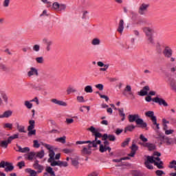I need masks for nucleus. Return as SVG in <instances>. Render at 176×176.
I'll return each instance as SVG.
<instances>
[{"label":"nucleus","mask_w":176,"mask_h":176,"mask_svg":"<svg viewBox=\"0 0 176 176\" xmlns=\"http://www.w3.org/2000/svg\"><path fill=\"white\" fill-rule=\"evenodd\" d=\"M88 130L95 136V141H97L98 138H102V134L98 132V129H96L94 126H91Z\"/></svg>","instance_id":"obj_4"},{"label":"nucleus","mask_w":176,"mask_h":176,"mask_svg":"<svg viewBox=\"0 0 176 176\" xmlns=\"http://www.w3.org/2000/svg\"><path fill=\"white\" fill-rule=\"evenodd\" d=\"M144 165L146 166V168H148V170H153V166L151 164L150 162H145Z\"/></svg>","instance_id":"obj_45"},{"label":"nucleus","mask_w":176,"mask_h":176,"mask_svg":"<svg viewBox=\"0 0 176 176\" xmlns=\"http://www.w3.org/2000/svg\"><path fill=\"white\" fill-rule=\"evenodd\" d=\"M28 131H29L28 133V137H31V135H35L36 134V130H35V129H34V130L31 129V130Z\"/></svg>","instance_id":"obj_47"},{"label":"nucleus","mask_w":176,"mask_h":176,"mask_svg":"<svg viewBox=\"0 0 176 176\" xmlns=\"http://www.w3.org/2000/svg\"><path fill=\"white\" fill-rule=\"evenodd\" d=\"M92 45H94V46L97 45H100V39L98 38H94L91 41Z\"/></svg>","instance_id":"obj_50"},{"label":"nucleus","mask_w":176,"mask_h":176,"mask_svg":"<svg viewBox=\"0 0 176 176\" xmlns=\"http://www.w3.org/2000/svg\"><path fill=\"white\" fill-rule=\"evenodd\" d=\"M45 156V151L41 150L36 154V157H38L39 159H43Z\"/></svg>","instance_id":"obj_34"},{"label":"nucleus","mask_w":176,"mask_h":176,"mask_svg":"<svg viewBox=\"0 0 176 176\" xmlns=\"http://www.w3.org/2000/svg\"><path fill=\"white\" fill-rule=\"evenodd\" d=\"M130 141H131V138H126L121 144V146L122 148H125L126 146H127V145H129V143L130 142Z\"/></svg>","instance_id":"obj_35"},{"label":"nucleus","mask_w":176,"mask_h":176,"mask_svg":"<svg viewBox=\"0 0 176 176\" xmlns=\"http://www.w3.org/2000/svg\"><path fill=\"white\" fill-rule=\"evenodd\" d=\"M12 127H13V124L11 123H6L3 126L4 129H12Z\"/></svg>","instance_id":"obj_58"},{"label":"nucleus","mask_w":176,"mask_h":176,"mask_svg":"<svg viewBox=\"0 0 176 176\" xmlns=\"http://www.w3.org/2000/svg\"><path fill=\"white\" fill-rule=\"evenodd\" d=\"M40 49H41V46H39V45H34L33 46V50L34 52H39Z\"/></svg>","instance_id":"obj_57"},{"label":"nucleus","mask_w":176,"mask_h":176,"mask_svg":"<svg viewBox=\"0 0 176 176\" xmlns=\"http://www.w3.org/2000/svg\"><path fill=\"white\" fill-rule=\"evenodd\" d=\"M43 146H45V148H46V149H47L49 151L54 149V147L53 146H50V144H47L46 143L43 144Z\"/></svg>","instance_id":"obj_49"},{"label":"nucleus","mask_w":176,"mask_h":176,"mask_svg":"<svg viewBox=\"0 0 176 176\" xmlns=\"http://www.w3.org/2000/svg\"><path fill=\"white\" fill-rule=\"evenodd\" d=\"M163 54L166 58H171V56H173V50L171 47L166 46L163 50Z\"/></svg>","instance_id":"obj_8"},{"label":"nucleus","mask_w":176,"mask_h":176,"mask_svg":"<svg viewBox=\"0 0 176 176\" xmlns=\"http://www.w3.org/2000/svg\"><path fill=\"white\" fill-rule=\"evenodd\" d=\"M67 139V137L63 136L62 138H58L55 140L56 142H60L61 144H65L66 141L65 140Z\"/></svg>","instance_id":"obj_36"},{"label":"nucleus","mask_w":176,"mask_h":176,"mask_svg":"<svg viewBox=\"0 0 176 176\" xmlns=\"http://www.w3.org/2000/svg\"><path fill=\"white\" fill-rule=\"evenodd\" d=\"M33 167L35 170H38L37 173L38 174H41L42 171H43V166L39 164V160H36L34 161V163L33 164Z\"/></svg>","instance_id":"obj_9"},{"label":"nucleus","mask_w":176,"mask_h":176,"mask_svg":"<svg viewBox=\"0 0 176 176\" xmlns=\"http://www.w3.org/2000/svg\"><path fill=\"white\" fill-rule=\"evenodd\" d=\"M95 87H96V89H98V90H100V91H102V90H104V85L102 84H98L95 85Z\"/></svg>","instance_id":"obj_53"},{"label":"nucleus","mask_w":176,"mask_h":176,"mask_svg":"<svg viewBox=\"0 0 176 176\" xmlns=\"http://www.w3.org/2000/svg\"><path fill=\"white\" fill-rule=\"evenodd\" d=\"M12 113L13 111H12L11 110L6 111L2 115L0 116V118H10V116L12 115Z\"/></svg>","instance_id":"obj_24"},{"label":"nucleus","mask_w":176,"mask_h":176,"mask_svg":"<svg viewBox=\"0 0 176 176\" xmlns=\"http://www.w3.org/2000/svg\"><path fill=\"white\" fill-rule=\"evenodd\" d=\"M126 93H129V95L131 97V100H134V98H135V96H134V93L131 91V86L126 85V87L124 88L122 92L123 96H127Z\"/></svg>","instance_id":"obj_6"},{"label":"nucleus","mask_w":176,"mask_h":176,"mask_svg":"<svg viewBox=\"0 0 176 176\" xmlns=\"http://www.w3.org/2000/svg\"><path fill=\"white\" fill-rule=\"evenodd\" d=\"M17 166L19 167V168L20 170H21V168H23V167H25V162L24 161H21V162H18Z\"/></svg>","instance_id":"obj_42"},{"label":"nucleus","mask_w":176,"mask_h":176,"mask_svg":"<svg viewBox=\"0 0 176 176\" xmlns=\"http://www.w3.org/2000/svg\"><path fill=\"white\" fill-rule=\"evenodd\" d=\"M77 101H78V102H85V98L83 96H77Z\"/></svg>","instance_id":"obj_61"},{"label":"nucleus","mask_w":176,"mask_h":176,"mask_svg":"<svg viewBox=\"0 0 176 176\" xmlns=\"http://www.w3.org/2000/svg\"><path fill=\"white\" fill-rule=\"evenodd\" d=\"M33 142L34 148H39V146H41V144H39L38 140H34Z\"/></svg>","instance_id":"obj_62"},{"label":"nucleus","mask_w":176,"mask_h":176,"mask_svg":"<svg viewBox=\"0 0 176 176\" xmlns=\"http://www.w3.org/2000/svg\"><path fill=\"white\" fill-rule=\"evenodd\" d=\"M8 142H6V140H3L0 142V146L5 148L6 149L8 148Z\"/></svg>","instance_id":"obj_44"},{"label":"nucleus","mask_w":176,"mask_h":176,"mask_svg":"<svg viewBox=\"0 0 176 176\" xmlns=\"http://www.w3.org/2000/svg\"><path fill=\"white\" fill-rule=\"evenodd\" d=\"M135 129V126L134 125H128L124 128V133H127V131H133Z\"/></svg>","instance_id":"obj_33"},{"label":"nucleus","mask_w":176,"mask_h":176,"mask_svg":"<svg viewBox=\"0 0 176 176\" xmlns=\"http://www.w3.org/2000/svg\"><path fill=\"white\" fill-rule=\"evenodd\" d=\"M118 111L119 112L120 116L122 118L121 120L122 122H123L124 119H126V114L124 113V110L123 109V108H121V109H118Z\"/></svg>","instance_id":"obj_26"},{"label":"nucleus","mask_w":176,"mask_h":176,"mask_svg":"<svg viewBox=\"0 0 176 176\" xmlns=\"http://www.w3.org/2000/svg\"><path fill=\"white\" fill-rule=\"evenodd\" d=\"M160 141H163L164 140L167 145H171V142H170V138L160 135Z\"/></svg>","instance_id":"obj_25"},{"label":"nucleus","mask_w":176,"mask_h":176,"mask_svg":"<svg viewBox=\"0 0 176 176\" xmlns=\"http://www.w3.org/2000/svg\"><path fill=\"white\" fill-rule=\"evenodd\" d=\"M143 32L146 34V36H147L148 43L151 45H155V40L153 39L155 30L151 28H144Z\"/></svg>","instance_id":"obj_1"},{"label":"nucleus","mask_w":176,"mask_h":176,"mask_svg":"<svg viewBox=\"0 0 176 176\" xmlns=\"http://www.w3.org/2000/svg\"><path fill=\"white\" fill-rule=\"evenodd\" d=\"M17 149H15L16 152H20L21 153H27L30 152V148L28 147L21 148V146L16 144Z\"/></svg>","instance_id":"obj_15"},{"label":"nucleus","mask_w":176,"mask_h":176,"mask_svg":"<svg viewBox=\"0 0 176 176\" xmlns=\"http://www.w3.org/2000/svg\"><path fill=\"white\" fill-rule=\"evenodd\" d=\"M136 124H140V127H142V129H145L148 126L146 122H144V120H142V118L137 119L136 120Z\"/></svg>","instance_id":"obj_20"},{"label":"nucleus","mask_w":176,"mask_h":176,"mask_svg":"<svg viewBox=\"0 0 176 176\" xmlns=\"http://www.w3.org/2000/svg\"><path fill=\"white\" fill-rule=\"evenodd\" d=\"M99 151L100 152H101V153H104V152H107V151H109V152H111V148L109 146L104 147L103 144H100Z\"/></svg>","instance_id":"obj_22"},{"label":"nucleus","mask_w":176,"mask_h":176,"mask_svg":"<svg viewBox=\"0 0 176 176\" xmlns=\"http://www.w3.org/2000/svg\"><path fill=\"white\" fill-rule=\"evenodd\" d=\"M145 115L147 116V118H151V121L153 123L156 124V116H155V112L153 111H148L145 113Z\"/></svg>","instance_id":"obj_12"},{"label":"nucleus","mask_w":176,"mask_h":176,"mask_svg":"<svg viewBox=\"0 0 176 176\" xmlns=\"http://www.w3.org/2000/svg\"><path fill=\"white\" fill-rule=\"evenodd\" d=\"M36 63H38V64H43V61H44L43 56L36 58Z\"/></svg>","instance_id":"obj_46"},{"label":"nucleus","mask_w":176,"mask_h":176,"mask_svg":"<svg viewBox=\"0 0 176 176\" xmlns=\"http://www.w3.org/2000/svg\"><path fill=\"white\" fill-rule=\"evenodd\" d=\"M25 105L28 109H31L32 108V103L30 102V101H25Z\"/></svg>","instance_id":"obj_48"},{"label":"nucleus","mask_w":176,"mask_h":176,"mask_svg":"<svg viewBox=\"0 0 176 176\" xmlns=\"http://www.w3.org/2000/svg\"><path fill=\"white\" fill-rule=\"evenodd\" d=\"M88 149H90L91 148H97V142H96V140H94L92 142L89 140V142H88Z\"/></svg>","instance_id":"obj_29"},{"label":"nucleus","mask_w":176,"mask_h":176,"mask_svg":"<svg viewBox=\"0 0 176 176\" xmlns=\"http://www.w3.org/2000/svg\"><path fill=\"white\" fill-rule=\"evenodd\" d=\"M140 145H143V146H144V148H148V151H155L156 149V144H153V143H139Z\"/></svg>","instance_id":"obj_10"},{"label":"nucleus","mask_w":176,"mask_h":176,"mask_svg":"<svg viewBox=\"0 0 176 176\" xmlns=\"http://www.w3.org/2000/svg\"><path fill=\"white\" fill-rule=\"evenodd\" d=\"M148 8H149V4L142 3L139 8V10H138L139 14H141V15L145 14V12H146V10H148Z\"/></svg>","instance_id":"obj_11"},{"label":"nucleus","mask_w":176,"mask_h":176,"mask_svg":"<svg viewBox=\"0 0 176 176\" xmlns=\"http://www.w3.org/2000/svg\"><path fill=\"white\" fill-rule=\"evenodd\" d=\"M123 30H124V21H123V19H121L119 22L117 31L120 32V34H122V32H123Z\"/></svg>","instance_id":"obj_19"},{"label":"nucleus","mask_w":176,"mask_h":176,"mask_svg":"<svg viewBox=\"0 0 176 176\" xmlns=\"http://www.w3.org/2000/svg\"><path fill=\"white\" fill-rule=\"evenodd\" d=\"M53 161L49 162V163H51L52 167H54L56 166H58V161H55L54 160H52Z\"/></svg>","instance_id":"obj_52"},{"label":"nucleus","mask_w":176,"mask_h":176,"mask_svg":"<svg viewBox=\"0 0 176 176\" xmlns=\"http://www.w3.org/2000/svg\"><path fill=\"white\" fill-rule=\"evenodd\" d=\"M51 102L54 104H56V105H60V107H67V102L63 100H58L57 99H52Z\"/></svg>","instance_id":"obj_17"},{"label":"nucleus","mask_w":176,"mask_h":176,"mask_svg":"<svg viewBox=\"0 0 176 176\" xmlns=\"http://www.w3.org/2000/svg\"><path fill=\"white\" fill-rule=\"evenodd\" d=\"M129 121L130 123H133V122H135L137 123V119H140V115L134 114V115H129L128 116Z\"/></svg>","instance_id":"obj_16"},{"label":"nucleus","mask_w":176,"mask_h":176,"mask_svg":"<svg viewBox=\"0 0 176 176\" xmlns=\"http://www.w3.org/2000/svg\"><path fill=\"white\" fill-rule=\"evenodd\" d=\"M138 94L141 96V97H144V96H148V91L141 89L140 92H138Z\"/></svg>","instance_id":"obj_43"},{"label":"nucleus","mask_w":176,"mask_h":176,"mask_svg":"<svg viewBox=\"0 0 176 176\" xmlns=\"http://www.w3.org/2000/svg\"><path fill=\"white\" fill-rule=\"evenodd\" d=\"M72 165L74 166L76 168H79V157L76 156L74 158L71 157Z\"/></svg>","instance_id":"obj_14"},{"label":"nucleus","mask_w":176,"mask_h":176,"mask_svg":"<svg viewBox=\"0 0 176 176\" xmlns=\"http://www.w3.org/2000/svg\"><path fill=\"white\" fill-rule=\"evenodd\" d=\"M26 171L27 173H28V174H30V176H36V175L38 174L37 171H35L31 168H27Z\"/></svg>","instance_id":"obj_32"},{"label":"nucleus","mask_w":176,"mask_h":176,"mask_svg":"<svg viewBox=\"0 0 176 176\" xmlns=\"http://www.w3.org/2000/svg\"><path fill=\"white\" fill-rule=\"evenodd\" d=\"M35 75L36 76H39V73L38 72V69L35 67H30V71L28 72V76L31 78V76H33Z\"/></svg>","instance_id":"obj_13"},{"label":"nucleus","mask_w":176,"mask_h":176,"mask_svg":"<svg viewBox=\"0 0 176 176\" xmlns=\"http://www.w3.org/2000/svg\"><path fill=\"white\" fill-rule=\"evenodd\" d=\"M133 176H144V175L140 171H135L133 173Z\"/></svg>","instance_id":"obj_64"},{"label":"nucleus","mask_w":176,"mask_h":176,"mask_svg":"<svg viewBox=\"0 0 176 176\" xmlns=\"http://www.w3.org/2000/svg\"><path fill=\"white\" fill-rule=\"evenodd\" d=\"M85 93H93V87L91 85H87L85 87Z\"/></svg>","instance_id":"obj_38"},{"label":"nucleus","mask_w":176,"mask_h":176,"mask_svg":"<svg viewBox=\"0 0 176 176\" xmlns=\"http://www.w3.org/2000/svg\"><path fill=\"white\" fill-rule=\"evenodd\" d=\"M52 8L54 10H56V12H64L65 11V9H67V5L63 3L60 4L58 2H54L52 4Z\"/></svg>","instance_id":"obj_3"},{"label":"nucleus","mask_w":176,"mask_h":176,"mask_svg":"<svg viewBox=\"0 0 176 176\" xmlns=\"http://www.w3.org/2000/svg\"><path fill=\"white\" fill-rule=\"evenodd\" d=\"M130 149L133 151L137 153V151H138V146H137L135 144L133 143L132 146L130 147Z\"/></svg>","instance_id":"obj_41"},{"label":"nucleus","mask_w":176,"mask_h":176,"mask_svg":"<svg viewBox=\"0 0 176 176\" xmlns=\"http://www.w3.org/2000/svg\"><path fill=\"white\" fill-rule=\"evenodd\" d=\"M43 43L45 45L46 52H50V50H52V46L53 45V41L49 38H43Z\"/></svg>","instance_id":"obj_5"},{"label":"nucleus","mask_w":176,"mask_h":176,"mask_svg":"<svg viewBox=\"0 0 176 176\" xmlns=\"http://www.w3.org/2000/svg\"><path fill=\"white\" fill-rule=\"evenodd\" d=\"M82 153H85V155H89L90 152L89 151V148L84 147L82 150Z\"/></svg>","instance_id":"obj_60"},{"label":"nucleus","mask_w":176,"mask_h":176,"mask_svg":"<svg viewBox=\"0 0 176 176\" xmlns=\"http://www.w3.org/2000/svg\"><path fill=\"white\" fill-rule=\"evenodd\" d=\"M9 3H10V0H4L3 3V6L4 8H8L9 6Z\"/></svg>","instance_id":"obj_55"},{"label":"nucleus","mask_w":176,"mask_h":176,"mask_svg":"<svg viewBox=\"0 0 176 176\" xmlns=\"http://www.w3.org/2000/svg\"><path fill=\"white\" fill-rule=\"evenodd\" d=\"M76 89L72 88V87H69L67 89V94H70L71 93H76Z\"/></svg>","instance_id":"obj_51"},{"label":"nucleus","mask_w":176,"mask_h":176,"mask_svg":"<svg viewBox=\"0 0 176 176\" xmlns=\"http://www.w3.org/2000/svg\"><path fill=\"white\" fill-rule=\"evenodd\" d=\"M154 165L156 166L157 167V168H160V169L164 168V166H163V165H161L160 164H159V162H155Z\"/></svg>","instance_id":"obj_63"},{"label":"nucleus","mask_w":176,"mask_h":176,"mask_svg":"<svg viewBox=\"0 0 176 176\" xmlns=\"http://www.w3.org/2000/svg\"><path fill=\"white\" fill-rule=\"evenodd\" d=\"M36 155V153L35 152H30L28 154L25 155V159H28V160H33L34 157H35Z\"/></svg>","instance_id":"obj_21"},{"label":"nucleus","mask_w":176,"mask_h":176,"mask_svg":"<svg viewBox=\"0 0 176 176\" xmlns=\"http://www.w3.org/2000/svg\"><path fill=\"white\" fill-rule=\"evenodd\" d=\"M108 139L109 141H116V137L114 135L109 134Z\"/></svg>","instance_id":"obj_56"},{"label":"nucleus","mask_w":176,"mask_h":176,"mask_svg":"<svg viewBox=\"0 0 176 176\" xmlns=\"http://www.w3.org/2000/svg\"><path fill=\"white\" fill-rule=\"evenodd\" d=\"M89 142H90L89 140L87 141H77L76 142V145H82L83 144H89Z\"/></svg>","instance_id":"obj_54"},{"label":"nucleus","mask_w":176,"mask_h":176,"mask_svg":"<svg viewBox=\"0 0 176 176\" xmlns=\"http://www.w3.org/2000/svg\"><path fill=\"white\" fill-rule=\"evenodd\" d=\"M152 101L156 102V104H159V105H163L164 107H168V104L167 102L163 98H160L159 97H155L152 99Z\"/></svg>","instance_id":"obj_7"},{"label":"nucleus","mask_w":176,"mask_h":176,"mask_svg":"<svg viewBox=\"0 0 176 176\" xmlns=\"http://www.w3.org/2000/svg\"><path fill=\"white\" fill-rule=\"evenodd\" d=\"M140 138L143 142H146L148 141V138H145L142 134L140 135Z\"/></svg>","instance_id":"obj_59"},{"label":"nucleus","mask_w":176,"mask_h":176,"mask_svg":"<svg viewBox=\"0 0 176 176\" xmlns=\"http://www.w3.org/2000/svg\"><path fill=\"white\" fill-rule=\"evenodd\" d=\"M58 166L59 167H68V162L59 160L58 161Z\"/></svg>","instance_id":"obj_37"},{"label":"nucleus","mask_w":176,"mask_h":176,"mask_svg":"<svg viewBox=\"0 0 176 176\" xmlns=\"http://www.w3.org/2000/svg\"><path fill=\"white\" fill-rule=\"evenodd\" d=\"M122 160H130V157H124L120 159H113L112 160V162H113V163H120Z\"/></svg>","instance_id":"obj_30"},{"label":"nucleus","mask_w":176,"mask_h":176,"mask_svg":"<svg viewBox=\"0 0 176 176\" xmlns=\"http://www.w3.org/2000/svg\"><path fill=\"white\" fill-rule=\"evenodd\" d=\"M74 151H75V149H74V148H64L63 150V152H64V153H66L67 155H68L69 153H72Z\"/></svg>","instance_id":"obj_40"},{"label":"nucleus","mask_w":176,"mask_h":176,"mask_svg":"<svg viewBox=\"0 0 176 176\" xmlns=\"http://www.w3.org/2000/svg\"><path fill=\"white\" fill-rule=\"evenodd\" d=\"M57 148H54L52 150H50L49 151V157L50 158L48 159V162H52V160H54V156L56 155V153H54V151H56Z\"/></svg>","instance_id":"obj_23"},{"label":"nucleus","mask_w":176,"mask_h":176,"mask_svg":"<svg viewBox=\"0 0 176 176\" xmlns=\"http://www.w3.org/2000/svg\"><path fill=\"white\" fill-rule=\"evenodd\" d=\"M30 126H28V131L34 130L35 129V120H30L29 121Z\"/></svg>","instance_id":"obj_28"},{"label":"nucleus","mask_w":176,"mask_h":176,"mask_svg":"<svg viewBox=\"0 0 176 176\" xmlns=\"http://www.w3.org/2000/svg\"><path fill=\"white\" fill-rule=\"evenodd\" d=\"M168 82L170 86L172 87V89L176 91V82L175 80L173 78L169 77L168 79Z\"/></svg>","instance_id":"obj_18"},{"label":"nucleus","mask_w":176,"mask_h":176,"mask_svg":"<svg viewBox=\"0 0 176 176\" xmlns=\"http://www.w3.org/2000/svg\"><path fill=\"white\" fill-rule=\"evenodd\" d=\"M5 168L6 173H10L14 170V166H13V163H10L9 162L1 161L0 162V168Z\"/></svg>","instance_id":"obj_2"},{"label":"nucleus","mask_w":176,"mask_h":176,"mask_svg":"<svg viewBox=\"0 0 176 176\" xmlns=\"http://www.w3.org/2000/svg\"><path fill=\"white\" fill-rule=\"evenodd\" d=\"M45 171H47V173H48L51 176H56V173L53 170V168L50 166L47 167Z\"/></svg>","instance_id":"obj_31"},{"label":"nucleus","mask_w":176,"mask_h":176,"mask_svg":"<svg viewBox=\"0 0 176 176\" xmlns=\"http://www.w3.org/2000/svg\"><path fill=\"white\" fill-rule=\"evenodd\" d=\"M145 162H148V163L154 164L156 163V161L154 160V157L152 156H147V160Z\"/></svg>","instance_id":"obj_39"},{"label":"nucleus","mask_w":176,"mask_h":176,"mask_svg":"<svg viewBox=\"0 0 176 176\" xmlns=\"http://www.w3.org/2000/svg\"><path fill=\"white\" fill-rule=\"evenodd\" d=\"M16 129L19 133H27V131H25V127L20 125L19 123H16Z\"/></svg>","instance_id":"obj_27"}]
</instances>
